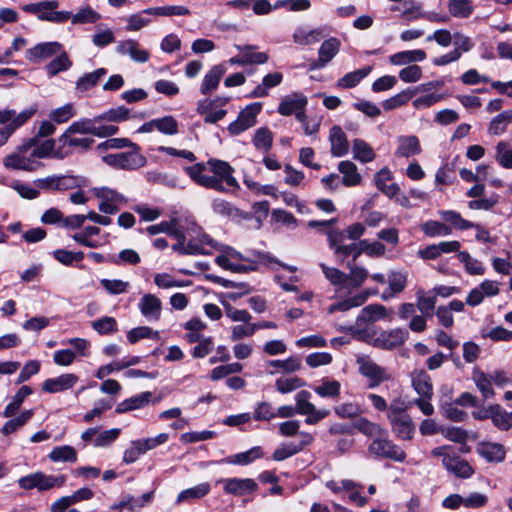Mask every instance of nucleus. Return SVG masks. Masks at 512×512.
Returning a JSON list of instances; mask_svg holds the SVG:
<instances>
[{
  "label": "nucleus",
  "mask_w": 512,
  "mask_h": 512,
  "mask_svg": "<svg viewBox=\"0 0 512 512\" xmlns=\"http://www.w3.org/2000/svg\"><path fill=\"white\" fill-rule=\"evenodd\" d=\"M185 172L198 185L218 192L235 191L239 183L233 176L234 168L226 161L209 159L206 164L185 167Z\"/></svg>",
  "instance_id": "f257e3e1"
},
{
  "label": "nucleus",
  "mask_w": 512,
  "mask_h": 512,
  "mask_svg": "<svg viewBox=\"0 0 512 512\" xmlns=\"http://www.w3.org/2000/svg\"><path fill=\"white\" fill-rule=\"evenodd\" d=\"M386 307L381 304L365 306L354 323V339L372 344L377 335L376 321L386 318Z\"/></svg>",
  "instance_id": "f03ea898"
},
{
  "label": "nucleus",
  "mask_w": 512,
  "mask_h": 512,
  "mask_svg": "<svg viewBox=\"0 0 512 512\" xmlns=\"http://www.w3.org/2000/svg\"><path fill=\"white\" fill-rule=\"evenodd\" d=\"M215 261L223 269L235 273H246L257 269V260L244 256V254L229 246L223 247L221 254L216 257Z\"/></svg>",
  "instance_id": "7ed1b4c3"
},
{
  "label": "nucleus",
  "mask_w": 512,
  "mask_h": 512,
  "mask_svg": "<svg viewBox=\"0 0 512 512\" xmlns=\"http://www.w3.org/2000/svg\"><path fill=\"white\" fill-rule=\"evenodd\" d=\"M36 107L25 109L16 113L12 109L0 110V124L4 127L0 128V147H2L11 135L22 125H24L36 112Z\"/></svg>",
  "instance_id": "20e7f679"
},
{
  "label": "nucleus",
  "mask_w": 512,
  "mask_h": 512,
  "mask_svg": "<svg viewBox=\"0 0 512 512\" xmlns=\"http://www.w3.org/2000/svg\"><path fill=\"white\" fill-rule=\"evenodd\" d=\"M59 7L58 0H44L38 3L27 4L23 10L27 13L35 14L39 20L52 23H64L71 17L69 11H57Z\"/></svg>",
  "instance_id": "39448f33"
},
{
  "label": "nucleus",
  "mask_w": 512,
  "mask_h": 512,
  "mask_svg": "<svg viewBox=\"0 0 512 512\" xmlns=\"http://www.w3.org/2000/svg\"><path fill=\"white\" fill-rule=\"evenodd\" d=\"M103 161L114 168L124 170H135L144 167L147 159L140 153V147L137 145L136 149L131 148L127 152L111 153L103 157Z\"/></svg>",
  "instance_id": "423d86ee"
},
{
  "label": "nucleus",
  "mask_w": 512,
  "mask_h": 512,
  "mask_svg": "<svg viewBox=\"0 0 512 512\" xmlns=\"http://www.w3.org/2000/svg\"><path fill=\"white\" fill-rule=\"evenodd\" d=\"M4 166L13 170L36 171L42 163L36 159L31 145L20 147L16 152L7 155L3 160Z\"/></svg>",
  "instance_id": "0eeeda50"
},
{
  "label": "nucleus",
  "mask_w": 512,
  "mask_h": 512,
  "mask_svg": "<svg viewBox=\"0 0 512 512\" xmlns=\"http://www.w3.org/2000/svg\"><path fill=\"white\" fill-rule=\"evenodd\" d=\"M329 247L338 259H344L352 254V225L345 229L330 228L325 231Z\"/></svg>",
  "instance_id": "6e6552de"
},
{
  "label": "nucleus",
  "mask_w": 512,
  "mask_h": 512,
  "mask_svg": "<svg viewBox=\"0 0 512 512\" xmlns=\"http://www.w3.org/2000/svg\"><path fill=\"white\" fill-rule=\"evenodd\" d=\"M359 373L367 378L368 387H378L383 381L390 379L386 370L376 364V362L368 355H359L356 360Z\"/></svg>",
  "instance_id": "1a4fd4ad"
},
{
  "label": "nucleus",
  "mask_w": 512,
  "mask_h": 512,
  "mask_svg": "<svg viewBox=\"0 0 512 512\" xmlns=\"http://www.w3.org/2000/svg\"><path fill=\"white\" fill-rule=\"evenodd\" d=\"M311 393L307 390H301L295 395V409L297 414L307 416L305 422L309 425H314L329 415L326 409H317L313 403L310 402Z\"/></svg>",
  "instance_id": "9d476101"
},
{
  "label": "nucleus",
  "mask_w": 512,
  "mask_h": 512,
  "mask_svg": "<svg viewBox=\"0 0 512 512\" xmlns=\"http://www.w3.org/2000/svg\"><path fill=\"white\" fill-rule=\"evenodd\" d=\"M368 450L371 454L396 462H403L406 459V453L399 446L394 444L384 434L377 436L369 445Z\"/></svg>",
  "instance_id": "9b49d317"
},
{
  "label": "nucleus",
  "mask_w": 512,
  "mask_h": 512,
  "mask_svg": "<svg viewBox=\"0 0 512 512\" xmlns=\"http://www.w3.org/2000/svg\"><path fill=\"white\" fill-rule=\"evenodd\" d=\"M262 110V103L255 102L247 105L238 114L235 121L229 124L228 132L233 135H239L256 124V118Z\"/></svg>",
  "instance_id": "f8f14e48"
},
{
  "label": "nucleus",
  "mask_w": 512,
  "mask_h": 512,
  "mask_svg": "<svg viewBox=\"0 0 512 512\" xmlns=\"http://www.w3.org/2000/svg\"><path fill=\"white\" fill-rule=\"evenodd\" d=\"M193 232L196 235V238L188 232V255H209L213 249H219L217 242H215L209 235L203 233L198 227H195Z\"/></svg>",
  "instance_id": "ddd939ff"
},
{
  "label": "nucleus",
  "mask_w": 512,
  "mask_h": 512,
  "mask_svg": "<svg viewBox=\"0 0 512 512\" xmlns=\"http://www.w3.org/2000/svg\"><path fill=\"white\" fill-rule=\"evenodd\" d=\"M408 336L409 333L406 329L394 328L382 331L378 336L376 335L371 345L379 349L393 350L403 345Z\"/></svg>",
  "instance_id": "4468645a"
},
{
  "label": "nucleus",
  "mask_w": 512,
  "mask_h": 512,
  "mask_svg": "<svg viewBox=\"0 0 512 512\" xmlns=\"http://www.w3.org/2000/svg\"><path fill=\"white\" fill-rule=\"evenodd\" d=\"M217 483L223 484V490L226 494L235 496L253 493L258 488L257 483L251 478H223L219 479Z\"/></svg>",
  "instance_id": "2eb2a0df"
},
{
  "label": "nucleus",
  "mask_w": 512,
  "mask_h": 512,
  "mask_svg": "<svg viewBox=\"0 0 512 512\" xmlns=\"http://www.w3.org/2000/svg\"><path fill=\"white\" fill-rule=\"evenodd\" d=\"M138 309L141 315L150 323H154L160 320L162 313V302L154 294H144L139 302Z\"/></svg>",
  "instance_id": "dca6fc26"
},
{
  "label": "nucleus",
  "mask_w": 512,
  "mask_h": 512,
  "mask_svg": "<svg viewBox=\"0 0 512 512\" xmlns=\"http://www.w3.org/2000/svg\"><path fill=\"white\" fill-rule=\"evenodd\" d=\"M327 27L317 28L298 27L293 33V41L298 45H313L329 35Z\"/></svg>",
  "instance_id": "f3484780"
},
{
  "label": "nucleus",
  "mask_w": 512,
  "mask_h": 512,
  "mask_svg": "<svg viewBox=\"0 0 512 512\" xmlns=\"http://www.w3.org/2000/svg\"><path fill=\"white\" fill-rule=\"evenodd\" d=\"M339 172L342 174L332 173L321 179V182L328 189L334 190L343 184L346 187L352 186V162L346 160L341 161L338 165Z\"/></svg>",
  "instance_id": "a211bd4d"
},
{
  "label": "nucleus",
  "mask_w": 512,
  "mask_h": 512,
  "mask_svg": "<svg viewBox=\"0 0 512 512\" xmlns=\"http://www.w3.org/2000/svg\"><path fill=\"white\" fill-rule=\"evenodd\" d=\"M61 50L62 45L59 42H42L29 48L25 52V57L28 61L37 63L58 54Z\"/></svg>",
  "instance_id": "6ab92c4d"
},
{
  "label": "nucleus",
  "mask_w": 512,
  "mask_h": 512,
  "mask_svg": "<svg viewBox=\"0 0 512 512\" xmlns=\"http://www.w3.org/2000/svg\"><path fill=\"white\" fill-rule=\"evenodd\" d=\"M340 48V40L330 37L325 40L318 51V59L310 64L311 70L324 68L338 53Z\"/></svg>",
  "instance_id": "aec40b11"
},
{
  "label": "nucleus",
  "mask_w": 512,
  "mask_h": 512,
  "mask_svg": "<svg viewBox=\"0 0 512 512\" xmlns=\"http://www.w3.org/2000/svg\"><path fill=\"white\" fill-rule=\"evenodd\" d=\"M393 433L402 440H411L415 433V425L411 416L404 414L388 418Z\"/></svg>",
  "instance_id": "412c9836"
},
{
  "label": "nucleus",
  "mask_w": 512,
  "mask_h": 512,
  "mask_svg": "<svg viewBox=\"0 0 512 512\" xmlns=\"http://www.w3.org/2000/svg\"><path fill=\"white\" fill-rule=\"evenodd\" d=\"M116 52L120 55H127L137 63H145L150 58V53L143 49L138 41L133 39H127L119 41L116 46Z\"/></svg>",
  "instance_id": "4be33fe9"
},
{
  "label": "nucleus",
  "mask_w": 512,
  "mask_h": 512,
  "mask_svg": "<svg viewBox=\"0 0 512 512\" xmlns=\"http://www.w3.org/2000/svg\"><path fill=\"white\" fill-rule=\"evenodd\" d=\"M59 142L63 148H69L71 151L86 152L94 144V139L88 136L70 132L66 129L59 137Z\"/></svg>",
  "instance_id": "5701e85b"
},
{
  "label": "nucleus",
  "mask_w": 512,
  "mask_h": 512,
  "mask_svg": "<svg viewBox=\"0 0 512 512\" xmlns=\"http://www.w3.org/2000/svg\"><path fill=\"white\" fill-rule=\"evenodd\" d=\"M442 465L448 472L459 478L467 479L474 474L473 467L457 455H445L444 459H442Z\"/></svg>",
  "instance_id": "b1692460"
},
{
  "label": "nucleus",
  "mask_w": 512,
  "mask_h": 512,
  "mask_svg": "<svg viewBox=\"0 0 512 512\" xmlns=\"http://www.w3.org/2000/svg\"><path fill=\"white\" fill-rule=\"evenodd\" d=\"M78 376L73 373L62 374L48 378L43 382L42 389L47 393H59L71 389L78 382Z\"/></svg>",
  "instance_id": "393cba45"
},
{
  "label": "nucleus",
  "mask_w": 512,
  "mask_h": 512,
  "mask_svg": "<svg viewBox=\"0 0 512 512\" xmlns=\"http://www.w3.org/2000/svg\"><path fill=\"white\" fill-rule=\"evenodd\" d=\"M152 496V492L145 493L137 498L131 495H125L119 502L111 505L110 510L119 512H134L150 502L152 500Z\"/></svg>",
  "instance_id": "a878e982"
},
{
  "label": "nucleus",
  "mask_w": 512,
  "mask_h": 512,
  "mask_svg": "<svg viewBox=\"0 0 512 512\" xmlns=\"http://www.w3.org/2000/svg\"><path fill=\"white\" fill-rule=\"evenodd\" d=\"M307 105V98L302 93H291L284 98L278 106V113L282 116H290Z\"/></svg>",
  "instance_id": "bb28decb"
},
{
  "label": "nucleus",
  "mask_w": 512,
  "mask_h": 512,
  "mask_svg": "<svg viewBox=\"0 0 512 512\" xmlns=\"http://www.w3.org/2000/svg\"><path fill=\"white\" fill-rule=\"evenodd\" d=\"M151 399V392H141L118 403L115 408V412L117 414H123L133 410L144 408L151 402Z\"/></svg>",
  "instance_id": "cd10ccee"
},
{
  "label": "nucleus",
  "mask_w": 512,
  "mask_h": 512,
  "mask_svg": "<svg viewBox=\"0 0 512 512\" xmlns=\"http://www.w3.org/2000/svg\"><path fill=\"white\" fill-rule=\"evenodd\" d=\"M226 71L227 68L224 64H217L211 67L202 80L200 86L201 93L203 95H207L214 91L218 87Z\"/></svg>",
  "instance_id": "c85d7f7f"
},
{
  "label": "nucleus",
  "mask_w": 512,
  "mask_h": 512,
  "mask_svg": "<svg viewBox=\"0 0 512 512\" xmlns=\"http://www.w3.org/2000/svg\"><path fill=\"white\" fill-rule=\"evenodd\" d=\"M412 387L419 397L432 398L433 385L430 375L425 370H417L412 373Z\"/></svg>",
  "instance_id": "c756f323"
},
{
  "label": "nucleus",
  "mask_w": 512,
  "mask_h": 512,
  "mask_svg": "<svg viewBox=\"0 0 512 512\" xmlns=\"http://www.w3.org/2000/svg\"><path fill=\"white\" fill-rule=\"evenodd\" d=\"M263 452L260 446H254L247 451L230 455L220 461L222 464L246 466L261 458Z\"/></svg>",
  "instance_id": "7c9ffc66"
},
{
  "label": "nucleus",
  "mask_w": 512,
  "mask_h": 512,
  "mask_svg": "<svg viewBox=\"0 0 512 512\" xmlns=\"http://www.w3.org/2000/svg\"><path fill=\"white\" fill-rule=\"evenodd\" d=\"M391 179L392 173L386 167L379 170L374 176V182L378 190L392 199L400 191V187L396 183L387 184Z\"/></svg>",
  "instance_id": "2f4dec72"
},
{
  "label": "nucleus",
  "mask_w": 512,
  "mask_h": 512,
  "mask_svg": "<svg viewBox=\"0 0 512 512\" xmlns=\"http://www.w3.org/2000/svg\"><path fill=\"white\" fill-rule=\"evenodd\" d=\"M283 75L280 72L269 73L264 76L262 82L248 95L250 98H263L268 96L270 89L281 84Z\"/></svg>",
  "instance_id": "473e14b6"
},
{
  "label": "nucleus",
  "mask_w": 512,
  "mask_h": 512,
  "mask_svg": "<svg viewBox=\"0 0 512 512\" xmlns=\"http://www.w3.org/2000/svg\"><path fill=\"white\" fill-rule=\"evenodd\" d=\"M477 453L491 463H500L506 456L504 446L499 443H482L477 447Z\"/></svg>",
  "instance_id": "72a5a7b5"
},
{
  "label": "nucleus",
  "mask_w": 512,
  "mask_h": 512,
  "mask_svg": "<svg viewBox=\"0 0 512 512\" xmlns=\"http://www.w3.org/2000/svg\"><path fill=\"white\" fill-rule=\"evenodd\" d=\"M329 140L331 143V153L334 156L341 157L348 152L349 143L340 126H333L330 129Z\"/></svg>",
  "instance_id": "f704fd0d"
},
{
  "label": "nucleus",
  "mask_w": 512,
  "mask_h": 512,
  "mask_svg": "<svg viewBox=\"0 0 512 512\" xmlns=\"http://www.w3.org/2000/svg\"><path fill=\"white\" fill-rule=\"evenodd\" d=\"M398 143L399 146L395 152V155L398 157L408 158L421 152L419 139L414 135L400 136Z\"/></svg>",
  "instance_id": "c9c22d12"
},
{
  "label": "nucleus",
  "mask_w": 512,
  "mask_h": 512,
  "mask_svg": "<svg viewBox=\"0 0 512 512\" xmlns=\"http://www.w3.org/2000/svg\"><path fill=\"white\" fill-rule=\"evenodd\" d=\"M100 228L96 226H87L83 230L72 235V239L78 244L88 248H98L101 242L94 236L99 235Z\"/></svg>",
  "instance_id": "e433bc0d"
},
{
  "label": "nucleus",
  "mask_w": 512,
  "mask_h": 512,
  "mask_svg": "<svg viewBox=\"0 0 512 512\" xmlns=\"http://www.w3.org/2000/svg\"><path fill=\"white\" fill-rule=\"evenodd\" d=\"M210 490L211 486L209 483H200L194 487L182 490L177 496L176 503L180 504L184 502H191L193 500L201 499L205 497L207 494H209Z\"/></svg>",
  "instance_id": "4c0bfd02"
},
{
  "label": "nucleus",
  "mask_w": 512,
  "mask_h": 512,
  "mask_svg": "<svg viewBox=\"0 0 512 512\" xmlns=\"http://www.w3.org/2000/svg\"><path fill=\"white\" fill-rule=\"evenodd\" d=\"M426 59V52L421 49L409 50L395 53L389 60L393 65H407L414 62H421Z\"/></svg>",
  "instance_id": "58836bf2"
},
{
  "label": "nucleus",
  "mask_w": 512,
  "mask_h": 512,
  "mask_svg": "<svg viewBox=\"0 0 512 512\" xmlns=\"http://www.w3.org/2000/svg\"><path fill=\"white\" fill-rule=\"evenodd\" d=\"M69 19H71L74 25L94 24L101 19V14L91 6L86 5L81 7L75 14L71 13Z\"/></svg>",
  "instance_id": "ea45409f"
},
{
  "label": "nucleus",
  "mask_w": 512,
  "mask_h": 512,
  "mask_svg": "<svg viewBox=\"0 0 512 512\" xmlns=\"http://www.w3.org/2000/svg\"><path fill=\"white\" fill-rule=\"evenodd\" d=\"M472 379L485 400L495 395L492 387V380L490 376L485 374L483 371L474 369L472 372Z\"/></svg>",
  "instance_id": "a19ab883"
},
{
  "label": "nucleus",
  "mask_w": 512,
  "mask_h": 512,
  "mask_svg": "<svg viewBox=\"0 0 512 512\" xmlns=\"http://www.w3.org/2000/svg\"><path fill=\"white\" fill-rule=\"evenodd\" d=\"M512 123V110H505L495 116L489 123L488 133L496 136L504 133L509 124Z\"/></svg>",
  "instance_id": "79ce46f5"
},
{
  "label": "nucleus",
  "mask_w": 512,
  "mask_h": 512,
  "mask_svg": "<svg viewBox=\"0 0 512 512\" xmlns=\"http://www.w3.org/2000/svg\"><path fill=\"white\" fill-rule=\"evenodd\" d=\"M48 458L52 462H69L74 463L77 461V452L70 445L56 446L48 454Z\"/></svg>",
  "instance_id": "37998d69"
},
{
  "label": "nucleus",
  "mask_w": 512,
  "mask_h": 512,
  "mask_svg": "<svg viewBox=\"0 0 512 512\" xmlns=\"http://www.w3.org/2000/svg\"><path fill=\"white\" fill-rule=\"evenodd\" d=\"M354 429H357L360 433L364 434L367 437H373L374 439L377 436H381L385 434V432L381 429V427L369 421L368 419L354 415Z\"/></svg>",
  "instance_id": "c03bdc74"
},
{
  "label": "nucleus",
  "mask_w": 512,
  "mask_h": 512,
  "mask_svg": "<svg viewBox=\"0 0 512 512\" xmlns=\"http://www.w3.org/2000/svg\"><path fill=\"white\" fill-rule=\"evenodd\" d=\"M361 253H366L369 256H382L385 253V246L378 241L361 240L354 244V259Z\"/></svg>",
  "instance_id": "a18cd8bd"
},
{
  "label": "nucleus",
  "mask_w": 512,
  "mask_h": 512,
  "mask_svg": "<svg viewBox=\"0 0 512 512\" xmlns=\"http://www.w3.org/2000/svg\"><path fill=\"white\" fill-rule=\"evenodd\" d=\"M145 12L148 15L154 16H187L190 15V10L186 6L182 5H171V6H159V7H150L145 9Z\"/></svg>",
  "instance_id": "49530a36"
},
{
  "label": "nucleus",
  "mask_w": 512,
  "mask_h": 512,
  "mask_svg": "<svg viewBox=\"0 0 512 512\" xmlns=\"http://www.w3.org/2000/svg\"><path fill=\"white\" fill-rule=\"evenodd\" d=\"M32 394V389L29 386H22L17 393L13 396L12 401L5 407L3 416L10 418L19 410L26 397Z\"/></svg>",
  "instance_id": "de8ad7c7"
},
{
  "label": "nucleus",
  "mask_w": 512,
  "mask_h": 512,
  "mask_svg": "<svg viewBox=\"0 0 512 512\" xmlns=\"http://www.w3.org/2000/svg\"><path fill=\"white\" fill-rule=\"evenodd\" d=\"M89 185V181L82 176L60 175L58 176V191L82 189Z\"/></svg>",
  "instance_id": "09e8293b"
},
{
  "label": "nucleus",
  "mask_w": 512,
  "mask_h": 512,
  "mask_svg": "<svg viewBox=\"0 0 512 512\" xmlns=\"http://www.w3.org/2000/svg\"><path fill=\"white\" fill-rule=\"evenodd\" d=\"M101 123L98 116L94 118H81L77 121L72 122L67 128L70 132H75L80 135L86 136L87 134H94L95 124Z\"/></svg>",
  "instance_id": "8fccbe9b"
},
{
  "label": "nucleus",
  "mask_w": 512,
  "mask_h": 512,
  "mask_svg": "<svg viewBox=\"0 0 512 512\" xmlns=\"http://www.w3.org/2000/svg\"><path fill=\"white\" fill-rule=\"evenodd\" d=\"M305 385L306 382L298 376L280 377L275 381L276 390L282 394L291 393Z\"/></svg>",
  "instance_id": "3c124183"
},
{
  "label": "nucleus",
  "mask_w": 512,
  "mask_h": 512,
  "mask_svg": "<svg viewBox=\"0 0 512 512\" xmlns=\"http://www.w3.org/2000/svg\"><path fill=\"white\" fill-rule=\"evenodd\" d=\"M376 157L373 148L362 139H354V159L368 163L372 162Z\"/></svg>",
  "instance_id": "603ef678"
},
{
  "label": "nucleus",
  "mask_w": 512,
  "mask_h": 512,
  "mask_svg": "<svg viewBox=\"0 0 512 512\" xmlns=\"http://www.w3.org/2000/svg\"><path fill=\"white\" fill-rule=\"evenodd\" d=\"M422 232L428 237L448 236L452 229L445 223L429 220L421 225Z\"/></svg>",
  "instance_id": "864d4df0"
},
{
  "label": "nucleus",
  "mask_w": 512,
  "mask_h": 512,
  "mask_svg": "<svg viewBox=\"0 0 512 512\" xmlns=\"http://www.w3.org/2000/svg\"><path fill=\"white\" fill-rule=\"evenodd\" d=\"M448 10L456 18H467L473 12L471 0H449Z\"/></svg>",
  "instance_id": "5fc2aeb1"
},
{
  "label": "nucleus",
  "mask_w": 512,
  "mask_h": 512,
  "mask_svg": "<svg viewBox=\"0 0 512 512\" xmlns=\"http://www.w3.org/2000/svg\"><path fill=\"white\" fill-rule=\"evenodd\" d=\"M154 283L158 288L171 289L189 286L191 282L188 280H177L168 273H157L154 275Z\"/></svg>",
  "instance_id": "6e6d98bb"
},
{
  "label": "nucleus",
  "mask_w": 512,
  "mask_h": 512,
  "mask_svg": "<svg viewBox=\"0 0 512 512\" xmlns=\"http://www.w3.org/2000/svg\"><path fill=\"white\" fill-rule=\"evenodd\" d=\"M340 383L336 380H329L327 378H323L321 380V384L313 387L315 393H317L320 397L323 398H335L340 393Z\"/></svg>",
  "instance_id": "4d7b16f0"
},
{
  "label": "nucleus",
  "mask_w": 512,
  "mask_h": 512,
  "mask_svg": "<svg viewBox=\"0 0 512 512\" xmlns=\"http://www.w3.org/2000/svg\"><path fill=\"white\" fill-rule=\"evenodd\" d=\"M320 267L325 275V277L331 282V284L335 286H339L340 289L346 287L350 283V278L346 274L342 273L340 270L332 267H328L327 265L321 263Z\"/></svg>",
  "instance_id": "13d9d810"
},
{
  "label": "nucleus",
  "mask_w": 512,
  "mask_h": 512,
  "mask_svg": "<svg viewBox=\"0 0 512 512\" xmlns=\"http://www.w3.org/2000/svg\"><path fill=\"white\" fill-rule=\"evenodd\" d=\"M93 193L95 197L101 200L100 202L123 205L126 203V198L122 194L108 187H96L93 189Z\"/></svg>",
  "instance_id": "bf43d9fd"
},
{
  "label": "nucleus",
  "mask_w": 512,
  "mask_h": 512,
  "mask_svg": "<svg viewBox=\"0 0 512 512\" xmlns=\"http://www.w3.org/2000/svg\"><path fill=\"white\" fill-rule=\"evenodd\" d=\"M130 118V110L125 106L111 108L108 111L98 115L100 122H123Z\"/></svg>",
  "instance_id": "052dcab7"
},
{
  "label": "nucleus",
  "mask_w": 512,
  "mask_h": 512,
  "mask_svg": "<svg viewBox=\"0 0 512 512\" xmlns=\"http://www.w3.org/2000/svg\"><path fill=\"white\" fill-rule=\"evenodd\" d=\"M33 410H25L19 416L7 421L1 429L4 435H10L24 426L33 416Z\"/></svg>",
  "instance_id": "680f3d73"
},
{
  "label": "nucleus",
  "mask_w": 512,
  "mask_h": 512,
  "mask_svg": "<svg viewBox=\"0 0 512 512\" xmlns=\"http://www.w3.org/2000/svg\"><path fill=\"white\" fill-rule=\"evenodd\" d=\"M273 143V134L272 132L266 128L261 127L256 130L254 138H253V144L258 150H262L263 152L267 153Z\"/></svg>",
  "instance_id": "e2e57ef3"
},
{
  "label": "nucleus",
  "mask_w": 512,
  "mask_h": 512,
  "mask_svg": "<svg viewBox=\"0 0 512 512\" xmlns=\"http://www.w3.org/2000/svg\"><path fill=\"white\" fill-rule=\"evenodd\" d=\"M107 74V70L104 68L96 69L95 71L91 73H87L76 83V87L80 91H87L90 88L94 87L98 81Z\"/></svg>",
  "instance_id": "0e129e2a"
},
{
  "label": "nucleus",
  "mask_w": 512,
  "mask_h": 512,
  "mask_svg": "<svg viewBox=\"0 0 512 512\" xmlns=\"http://www.w3.org/2000/svg\"><path fill=\"white\" fill-rule=\"evenodd\" d=\"M100 285L105 291L112 296L124 294L128 291L130 283L121 279H107L100 280Z\"/></svg>",
  "instance_id": "69168bd1"
},
{
  "label": "nucleus",
  "mask_w": 512,
  "mask_h": 512,
  "mask_svg": "<svg viewBox=\"0 0 512 512\" xmlns=\"http://www.w3.org/2000/svg\"><path fill=\"white\" fill-rule=\"evenodd\" d=\"M66 482L64 475H46L38 471V490L46 491L55 487H62Z\"/></svg>",
  "instance_id": "338daca9"
},
{
  "label": "nucleus",
  "mask_w": 512,
  "mask_h": 512,
  "mask_svg": "<svg viewBox=\"0 0 512 512\" xmlns=\"http://www.w3.org/2000/svg\"><path fill=\"white\" fill-rule=\"evenodd\" d=\"M495 159L503 168L512 169V149L507 142L500 141L496 145Z\"/></svg>",
  "instance_id": "774afa93"
}]
</instances>
